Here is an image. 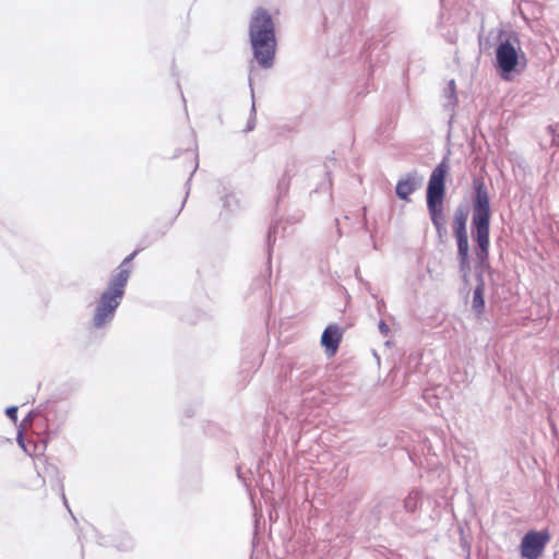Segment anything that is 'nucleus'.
Returning <instances> with one entry per match:
<instances>
[{
    "label": "nucleus",
    "mask_w": 559,
    "mask_h": 559,
    "mask_svg": "<svg viewBox=\"0 0 559 559\" xmlns=\"http://www.w3.org/2000/svg\"><path fill=\"white\" fill-rule=\"evenodd\" d=\"M139 252L140 250H134L120 263L117 271L111 275L107 288L100 294L93 317L95 328H102L112 320L116 309L121 304L132 272L130 263Z\"/></svg>",
    "instance_id": "1"
},
{
    "label": "nucleus",
    "mask_w": 559,
    "mask_h": 559,
    "mask_svg": "<svg viewBox=\"0 0 559 559\" xmlns=\"http://www.w3.org/2000/svg\"><path fill=\"white\" fill-rule=\"evenodd\" d=\"M249 37L253 56L262 68H271L276 51L275 24L263 8L253 11L249 24Z\"/></svg>",
    "instance_id": "2"
},
{
    "label": "nucleus",
    "mask_w": 559,
    "mask_h": 559,
    "mask_svg": "<svg viewBox=\"0 0 559 559\" xmlns=\"http://www.w3.org/2000/svg\"><path fill=\"white\" fill-rule=\"evenodd\" d=\"M473 188L475 191L473 197L472 215L473 237L478 246L476 255L480 261H484L488 258L490 245V200L487 187L483 179H474Z\"/></svg>",
    "instance_id": "3"
},
{
    "label": "nucleus",
    "mask_w": 559,
    "mask_h": 559,
    "mask_svg": "<svg viewBox=\"0 0 559 559\" xmlns=\"http://www.w3.org/2000/svg\"><path fill=\"white\" fill-rule=\"evenodd\" d=\"M449 160L444 158L431 173L427 187V207L431 222L439 235L445 225L443 199L445 194V177L449 171Z\"/></svg>",
    "instance_id": "4"
},
{
    "label": "nucleus",
    "mask_w": 559,
    "mask_h": 559,
    "mask_svg": "<svg viewBox=\"0 0 559 559\" xmlns=\"http://www.w3.org/2000/svg\"><path fill=\"white\" fill-rule=\"evenodd\" d=\"M45 421V418L39 415L29 414L21 425V429L17 433V442L31 456H41L46 451L48 441L47 433H40L34 430V427H44Z\"/></svg>",
    "instance_id": "5"
},
{
    "label": "nucleus",
    "mask_w": 559,
    "mask_h": 559,
    "mask_svg": "<svg viewBox=\"0 0 559 559\" xmlns=\"http://www.w3.org/2000/svg\"><path fill=\"white\" fill-rule=\"evenodd\" d=\"M496 59L501 76L509 80V74L518 71V66L521 63V59L525 61V56L524 53L520 55L519 41L514 38L513 40L507 39L498 45Z\"/></svg>",
    "instance_id": "6"
},
{
    "label": "nucleus",
    "mask_w": 559,
    "mask_h": 559,
    "mask_svg": "<svg viewBox=\"0 0 559 559\" xmlns=\"http://www.w3.org/2000/svg\"><path fill=\"white\" fill-rule=\"evenodd\" d=\"M550 540V534L547 530L528 531L522 538L520 551L523 558L538 559Z\"/></svg>",
    "instance_id": "7"
},
{
    "label": "nucleus",
    "mask_w": 559,
    "mask_h": 559,
    "mask_svg": "<svg viewBox=\"0 0 559 559\" xmlns=\"http://www.w3.org/2000/svg\"><path fill=\"white\" fill-rule=\"evenodd\" d=\"M456 242H457V257L460 262V272L462 273V276L465 282H467L468 274L471 271V264H469V245H468V236L461 235L455 236Z\"/></svg>",
    "instance_id": "8"
},
{
    "label": "nucleus",
    "mask_w": 559,
    "mask_h": 559,
    "mask_svg": "<svg viewBox=\"0 0 559 559\" xmlns=\"http://www.w3.org/2000/svg\"><path fill=\"white\" fill-rule=\"evenodd\" d=\"M342 335L338 331V328L335 325L328 326L321 336V344L325 348V352L329 356H334L340 342H341Z\"/></svg>",
    "instance_id": "9"
},
{
    "label": "nucleus",
    "mask_w": 559,
    "mask_h": 559,
    "mask_svg": "<svg viewBox=\"0 0 559 559\" xmlns=\"http://www.w3.org/2000/svg\"><path fill=\"white\" fill-rule=\"evenodd\" d=\"M467 213L463 209H457L453 216L452 228L455 236L466 235Z\"/></svg>",
    "instance_id": "10"
},
{
    "label": "nucleus",
    "mask_w": 559,
    "mask_h": 559,
    "mask_svg": "<svg viewBox=\"0 0 559 559\" xmlns=\"http://www.w3.org/2000/svg\"><path fill=\"white\" fill-rule=\"evenodd\" d=\"M415 190V182L414 180L408 177L405 179H401L395 188L396 194L402 200H407L409 194H412Z\"/></svg>",
    "instance_id": "11"
},
{
    "label": "nucleus",
    "mask_w": 559,
    "mask_h": 559,
    "mask_svg": "<svg viewBox=\"0 0 559 559\" xmlns=\"http://www.w3.org/2000/svg\"><path fill=\"white\" fill-rule=\"evenodd\" d=\"M484 289H485L484 282H480L475 287L474 296H473V309L479 314L483 313L484 308H485Z\"/></svg>",
    "instance_id": "12"
},
{
    "label": "nucleus",
    "mask_w": 559,
    "mask_h": 559,
    "mask_svg": "<svg viewBox=\"0 0 559 559\" xmlns=\"http://www.w3.org/2000/svg\"><path fill=\"white\" fill-rule=\"evenodd\" d=\"M7 415L9 418H11L12 420L16 421V418H17V407L15 406H11L9 408H7L5 411Z\"/></svg>",
    "instance_id": "13"
}]
</instances>
